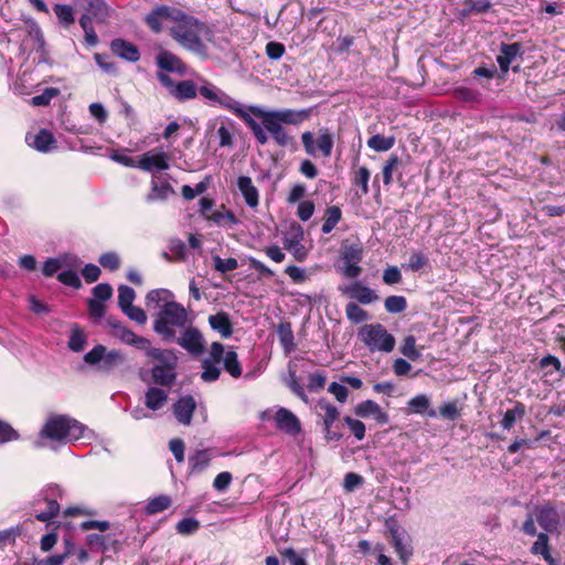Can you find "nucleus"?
Segmentation results:
<instances>
[{"instance_id": "nucleus-1", "label": "nucleus", "mask_w": 565, "mask_h": 565, "mask_svg": "<svg viewBox=\"0 0 565 565\" xmlns=\"http://www.w3.org/2000/svg\"><path fill=\"white\" fill-rule=\"evenodd\" d=\"M248 110L253 116L260 119L265 129L273 137L274 141L280 147L292 146L295 139L284 128V125L298 126L310 116L309 109H265L259 106H248Z\"/></svg>"}, {"instance_id": "nucleus-2", "label": "nucleus", "mask_w": 565, "mask_h": 565, "mask_svg": "<svg viewBox=\"0 0 565 565\" xmlns=\"http://www.w3.org/2000/svg\"><path fill=\"white\" fill-rule=\"evenodd\" d=\"M169 33L181 47L196 55L206 56L204 39L210 31L206 24L195 17L178 9L169 26Z\"/></svg>"}, {"instance_id": "nucleus-3", "label": "nucleus", "mask_w": 565, "mask_h": 565, "mask_svg": "<svg viewBox=\"0 0 565 565\" xmlns=\"http://www.w3.org/2000/svg\"><path fill=\"white\" fill-rule=\"evenodd\" d=\"M201 97L212 106H218L241 118L253 132L255 139L259 145L268 142V131L263 124L257 122L253 118V114L248 110L247 106L242 105L235 98L226 94L224 90L214 84H205L200 88Z\"/></svg>"}, {"instance_id": "nucleus-4", "label": "nucleus", "mask_w": 565, "mask_h": 565, "mask_svg": "<svg viewBox=\"0 0 565 565\" xmlns=\"http://www.w3.org/2000/svg\"><path fill=\"white\" fill-rule=\"evenodd\" d=\"M86 427L79 422L57 415L50 417L40 431L42 438L57 443H71L85 436Z\"/></svg>"}, {"instance_id": "nucleus-5", "label": "nucleus", "mask_w": 565, "mask_h": 565, "mask_svg": "<svg viewBox=\"0 0 565 565\" xmlns=\"http://www.w3.org/2000/svg\"><path fill=\"white\" fill-rule=\"evenodd\" d=\"M188 322V311L178 302H170L161 306L153 322L154 331L162 335L166 341H173L175 338L174 327L183 328Z\"/></svg>"}, {"instance_id": "nucleus-6", "label": "nucleus", "mask_w": 565, "mask_h": 565, "mask_svg": "<svg viewBox=\"0 0 565 565\" xmlns=\"http://www.w3.org/2000/svg\"><path fill=\"white\" fill-rule=\"evenodd\" d=\"M370 352L390 353L395 348V338L381 323L364 324L358 333Z\"/></svg>"}, {"instance_id": "nucleus-7", "label": "nucleus", "mask_w": 565, "mask_h": 565, "mask_svg": "<svg viewBox=\"0 0 565 565\" xmlns=\"http://www.w3.org/2000/svg\"><path fill=\"white\" fill-rule=\"evenodd\" d=\"M151 361L153 362L151 374L154 383L170 386L175 380L177 355L169 350L152 351Z\"/></svg>"}, {"instance_id": "nucleus-8", "label": "nucleus", "mask_w": 565, "mask_h": 565, "mask_svg": "<svg viewBox=\"0 0 565 565\" xmlns=\"http://www.w3.org/2000/svg\"><path fill=\"white\" fill-rule=\"evenodd\" d=\"M63 490L56 484L44 488L33 502V511L39 521L46 522L57 515L60 511L58 499H62Z\"/></svg>"}, {"instance_id": "nucleus-9", "label": "nucleus", "mask_w": 565, "mask_h": 565, "mask_svg": "<svg viewBox=\"0 0 565 565\" xmlns=\"http://www.w3.org/2000/svg\"><path fill=\"white\" fill-rule=\"evenodd\" d=\"M214 204V200L210 198H201L199 201V212L206 221L226 230H232L239 223L234 213L227 210L224 204L211 212Z\"/></svg>"}, {"instance_id": "nucleus-10", "label": "nucleus", "mask_w": 565, "mask_h": 565, "mask_svg": "<svg viewBox=\"0 0 565 565\" xmlns=\"http://www.w3.org/2000/svg\"><path fill=\"white\" fill-rule=\"evenodd\" d=\"M224 354V345L220 342L211 344L209 356L201 362L202 373L201 379L203 382L212 383L218 380L221 375V362Z\"/></svg>"}, {"instance_id": "nucleus-11", "label": "nucleus", "mask_w": 565, "mask_h": 565, "mask_svg": "<svg viewBox=\"0 0 565 565\" xmlns=\"http://www.w3.org/2000/svg\"><path fill=\"white\" fill-rule=\"evenodd\" d=\"M362 248L358 245H350L344 247L342 252V266L341 273L348 278H356L362 273L359 263L362 260Z\"/></svg>"}, {"instance_id": "nucleus-12", "label": "nucleus", "mask_w": 565, "mask_h": 565, "mask_svg": "<svg viewBox=\"0 0 565 565\" xmlns=\"http://www.w3.org/2000/svg\"><path fill=\"white\" fill-rule=\"evenodd\" d=\"M175 342L192 355H200L204 352V339L199 329L188 327L180 337L174 338Z\"/></svg>"}, {"instance_id": "nucleus-13", "label": "nucleus", "mask_w": 565, "mask_h": 565, "mask_svg": "<svg viewBox=\"0 0 565 565\" xmlns=\"http://www.w3.org/2000/svg\"><path fill=\"white\" fill-rule=\"evenodd\" d=\"M169 167V154L157 149L141 154L137 162V168L147 172L168 170Z\"/></svg>"}, {"instance_id": "nucleus-14", "label": "nucleus", "mask_w": 565, "mask_h": 565, "mask_svg": "<svg viewBox=\"0 0 565 565\" xmlns=\"http://www.w3.org/2000/svg\"><path fill=\"white\" fill-rule=\"evenodd\" d=\"M177 8L169 6H157L145 17V22L154 33H160L163 30V21H169L172 24Z\"/></svg>"}, {"instance_id": "nucleus-15", "label": "nucleus", "mask_w": 565, "mask_h": 565, "mask_svg": "<svg viewBox=\"0 0 565 565\" xmlns=\"http://www.w3.org/2000/svg\"><path fill=\"white\" fill-rule=\"evenodd\" d=\"M386 527L391 534L393 546L403 562L412 555V547L407 542V535L395 521H387Z\"/></svg>"}, {"instance_id": "nucleus-16", "label": "nucleus", "mask_w": 565, "mask_h": 565, "mask_svg": "<svg viewBox=\"0 0 565 565\" xmlns=\"http://www.w3.org/2000/svg\"><path fill=\"white\" fill-rule=\"evenodd\" d=\"M302 239L303 232L299 225L292 226L290 233L284 237V248L298 262H303L308 255L307 248L301 243Z\"/></svg>"}, {"instance_id": "nucleus-17", "label": "nucleus", "mask_w": 565, "mask_h": 565, "mask_svg": "<svg viewBox=\"0 0 565 565\" xmlns=\"http://www.w3.org/2000/svg\"><path fill=\"white\" fill-rule=\"evenodd\" d=\"M354 414L361 418L372 417L376 422V424L381 426L387 424L390 420L388 414L384 412L381 408V406L372 399H366L359 403L354 407Z\"/></svg>"}, {"instance_id": "nucleus-18", "label": "nucleus", "mask_w": 565, "mask_h": 565, "mask_svg": "<svg viewBox=\"0 0 565 565\" xmlns=\"http://www.w3.org/2000/svg\"><path fill=\"white\" fill-rule=\"evenodd\" d=\"M340 290L362 305H370L379 300L376 292L370 287L362 285L360 281L340 287Z\"/></svg>"}, {"instance_id": "nucleus-19", "label": "nucleus", "mask_w": 565, "mask_h": 565, "mask_svg": "<svg viewBox=\"0 0 565 565\" xmlns=\"http://www.w3.org/2000/svg\"><path fill=\"white\" fill-rule=\"evenodd\" d=\"M539 525L546 532H554L557 530L559 516L556 509L552 505L536 507L533 511Z\"/></svg>"}, {"instance_id": "nucleus-20", "label": "nucleus", "mask_w": 565, "mask_h": 565, "mask_svg": "<svg viewBox=\"0 0 565 565\" xmlns=\"http://www.w3.org/2000/svg\"><path fill=\"white\" fill-rule=\"evenodd\" d=\"M276 426L288 435L296 436L301 430L297 416L289 409L280 407L275 414Z\"/></svg>"}, {"instance_id": "nucleus-21", "label": "nucleus", "mask_w": 565, "mask_h": 565, "mask_svg": "<svg viewBox=\"0 0 565 565\" xmlns=\"http://www.w3.org/2000/svg\"><path fill=\"white\" fill-rule=\"evenodd\" d=\"M79 265H81V262L77 258V256L72 255V254H66V255L58 256L55 258H49L44 263L42 271L46 277H52L57 271H60V270L62 271V269H64L66 267H79Z\"/></svg>"}, {"instance_id": "nucleus-22", "label": "nucleus", "mask_w": 565, "mask_h": 565, "mask_svg": "<svg viewBox=\"0 0 565 565\" xmlns=\"http://www.w3.org/2000/svg\"><path fill=\"white\" fill-rule=\"evenodd\" d=\"M195 408V399L191 395H185L174 403L173 413L180 424L190 425Z\"/></svg>"}, {"instance_id": "nucleus-23", "label": "nucleus", "mask_w": 565, "mask_h": 565, "mask_svg": "<svg viewBox=\"0 0 565 565\" xmlns=\"http://www.w3.org/2000/svg\"><path fill=\"white\" fill-rule=\"evenodd\" d=\"M25 139L29 146L40 152H50L56 148V139L47 129H41L33 136L28 135Z\"/></svg>"}, {"instance_id": "nucleus-24", "label": "nucleus", "mask_w": 565, "mask_h": 565, "mask_svg": "<svg viewBox=\"0 0 565 565\" xmlns=\"http://www.w3.org/2000/svg\"><path fill=\"white\" fill-rule=\"evenodd\" d=\"M175 192L171 184L167 181H160L157 177H152L150 182V191L146 195L148 203L163 202Z\"/></svg>"}, {"instance_id": "nucleus-25", "label": "nucleus", "mask_w": 565, "mask_h": 565, "mask_svg": "<svg viewBox=\"0 0 565 565\" xmlns=\"http://www.w3.org/2000/svg\"><path fill=\"white\" fill-rule=\"evenodd\" d=\"M157 65L170 73H177L180 75H184L186 73V66L185 64L173 53L169 51H161L157 55Z\"/></svg>"}, {"instance_id": "nucleus-26", "label": "nucleus", "mask_w": 565, "mask_h": 565, "mask_svg": "<svg viewBox=\"0 0 565 565\" xmlns=\"http://www.w3.org/2000/svg\"><path fill=\"white\" fill-rule=\"evenodd\" d=\"M237 188L243 195L245 203L255 209L259 203V193L249 177L241 175L237 179Z\"/></svg>"}, {"instance_id": "nucleus-27", "label": "nucleus", "mask_w": 565, "mask_h": 565, "mask_svg": "<svg viewBox=\"0 0 565 565\" xmlns=\"http://www.w3.org/2000/svg\"><path fill=\"white\" fill-rule=\"evenodd\" d=\"M110 47L116 55L126 61L137 62L140 58L138 47L126 40L116 39L111 42Z\"/></svg>"}, {"instance_id": "nucleus-28", "label": "nucleus", "mask_w": 565, "mask_h": 565, "mask_svg": "<svg viewBox=\"0 0 565 565\" xmlns=\"http://www.w3.org/2000/svg\"><path fill=\"white\" fill-rule=\"evenodd\" d=\"M520 54V43L502 44L500 49V54L497 56V61L500 65L501 71L503 73H507L509 71L510 65Z\"/></svg>"}, {"instance_id": "nucleus-29", "label": "nucleus", "mask_w": 565, "mask_h": 565, "mask_svg": "<svg viewBox=\"0 0 565 565\" xmlns=\"http://www.w3.org/2000/svg\"><path fill=\"white\" fill-rule=\"evenodd\" d=\"M202 84L200 87H196L192 81H182L177 84L174 88H172V96L175 97L178 100H188L193 99L196 97V94L200 93V88L205 85L210 84L209 82L202 79Z\"/></svg>"}, {"instance_id": "nucleus-30", "label": "nucleus", "mask_w": 565, "mask_h": 565, "mask_svg": "<svg viewBox=\"0 0 565 565\" xmlns=\"http://www.w3.org/2000/svg\"><path fill=\"white\" fill-rule=\"evenodd\" d=\"M168 402V393L158 387H150L145 394V405L150 411L161 409Z\"/></svg>"}, {"instance_id": "nucleus-31", "label": "nucleus", "mask_w": 565, "mask_h": 565, "mask_svg": "<svg viewBox=\"0 0 565 565\" xmlns=\"http://www.w3.org/2000/svg\"><path fill=\"white\" fill-rule=\"evenodd\" d=\"M211 328L217 331L223 338H230L233 333L232 323L226 312L221 311L209 317Z\"/></svg>"}, {"instance_id": "nucleus-32", "label": "nucleus", "mask_w": 565, "mask_h": 565, "mask_svg": "<svg viewBox=\"0 0 565 565\" xmlns=\"http://www.w3.org/2000/svg\"><path fill=\"white\" fill-rule=\"evenodd\" d=\"M86 10L89 11L98 22H106L111 14V9L104 0H82Z\"/></svg>"}, {"instance_id": "nucleus-33", "label": "nucleus", "mask_w": 565, "mask_h": 565, "mask_svg": "<svg viewBox=\"0 0 565 565\" xmlns=\"http://www.w3.org/2000/svg\"><path fill=\"white\" fill-rule=\"evenodd\" d=\"M147 306L153 305V308L161 309V306L174 302V295L168 289H154L146 296Z\"/></svg>"}, {"instance_id": "nucleus-34", "label": "nucleus", "mask_w": 565, "mask_h": 565, "mask_svg": "<svg viewBox=\"0 0 565 565\" xmlns=\"http://www.w3.org/2000/svg\"><path fill=\"white\" fill-rule=\"evenodd\" d=\"M408 406L412 413L424 414L426 413L429 417H436L437 412L430 408V399L424 394H419L409 399Z\"/></svg>"}, {"instance_id": "nucleus-35", "label": "nucleus", "mask_w": 565, "mask_h": 565, "mask_svg": "<svg viewBox=\"0 0 565 565\" xmlns=\"http://www.w3.org/2000/svg\"><path fill=\"white\" fill-rule=\"evenodd\" d=\"M211 461V455L209 450H196L189 457V466L192 472L200 473L204 471Z\"/></svg>"}, {"instance_id": "nucleus-36", "label": "nucleus", "mask_w": 565, "mask_h": 565, "mask_svg": "<svg viewBox=\"0 0 565 565\" xmlns=\"http://www.w3.org/2000/svg\"><path fill=\"white\" fill-rule=\"evenodd\" d=\"M225 371L234 379H238L242 375V366L237 358V353L233 350L225 351L223 354L222 362Z\"/></svg>"}, {"instance_id": "nucleus-37", "label": "nucleus", "mask_w": 565, "mask_h": 565, "mask_svg": "<svg viewBox=\"0 0 565 565\" xmlns=\"http://www.w3.org/2000/svg\"><path fill=\"white\" fill-rule=\"evenodd\" d=\"M524 415L525 406L522 403L516 402L513 408L508 409L504 413V416L501 420L502 428L505 430H510L514 426L515 422L522 419Z\"/></svg>"}, {"instance_id": "nucleus-38", "label": "nucleus", "mask_w": 565, "mask_h": 565, "mask_svg": "<svg viewBox=\"0 0 565 565\" xmlns=\"http://www.w3.org/2000/svg\"><path fill=\"white\" fill-rule=\"evenodd\" d=\"M342 217L341 209L337 205H332L327 207L324 211L323 224H322V233L329 234L333 231L337 224L340 222Z\"/></svg>"}, {"instance_id": "nucleus-39", "label": "nucleus", "mask_w": 565, "mask_h": 565, "mask_svg": "<svg viewBox=\"0 0 565 565\" xmlns=\"http://www.w3.org/2000/svg\"><path fill=\"white\" fill-rule=\"evenodd\" d=\"M86 341L87 338L84 331L77 324H74L71 328L70 339L67 343L70 350L73 352L83 351L86 345Z\"/></svg>"}, {"instance_id": "nucleus-40", "label": "nucleus", "mask_w": 565, "mask_h": 565, "mask_svg": "<svg viewBox=\"0 0 565 565\" xmlns=\"http://www.w3.org/2000/svg\"><path fill=\"white\" fill-rule=\"evenodd\" d=\"M395 145V137H385L382 135H373L367 140L369 148L377 152H383L392 149Z\"/></svg>"}, {"instance_id": "nucleus-41", "label": "nucleus", "mask_w": 565, "mask_h": 565, "mask_svg": "<svg viewBox=\"0 0 565 565\" xmlns=\"http://www.w3.org/2000/svg\"><path fill=\"white\" fill-rule=\"evenodd\" d=\"M401 166V159L396 154H391L390 158L383 166L382 177L385 185H391L393 182V175L398 171Z\"/></svg>"}, {"instance_id": "nucleus-42", "label": "nucleus", "mask_w": 565, "mask_h": 565, "mask_svg": "<svg viewBox=\"0 0 565 565\" xmlns=\"http://www.w3.org/2000/svg\"><path fill=\"white\" fill-rule=\"evenodd\" d=\"M318 407L320 408L321 412H323V423L326 426V431L328 434H330V428H331L332 424L335 422V419L338 418L339 411L334 405H332L326 401H320L318 403Z\"/></svg>"}, {"instance_id": "nucleus-43", "label": "nucleus", "mask_w": 565, "mask_h": 565, "mask_svg": "<svg viewBox=\"0 0 565 565\" xmlns=\"http://www.w3.org/2000/svg\"><path fill=\"white\" fill-rule=\"evenodd\" d=\"M171 505V498L166 494L154 497L149 500L146 511L148 514H157L167 510Z\"/></svg>"}, {"instance_id": "nucleus-44", "label": "nucleus", "mask_w": 565, "mask_h": 565, "mask_svg": "<svg viewBox=\"0 0 565 565\" xmlns=\"http://www.w3.org/2000/svg\"><path fill=\"white\" fill-rule=\"evenodd\" d=\"M401 353L412 361L420 359L422 351L416 348V339L414 335H408L404 339L401 347Z\"/></svg>"}, {"instance_id": "nucleus-45", "label": "nucleus", "mask_w": 565, "mask_h": 565, "mask_svg": "<svg viewBox=\"0 0 565 565\" xmlns=\"http://www.w3.org/2000/svg\"><path fill=\"white\" fill-rule=\"evenodd\" d=\"M78 267H66L58 274L57 279L70 287L79 288L81 279L77 275Z\"/></svg>"}, {"instance_id": "nucleus-46", "label": "nucleus", "mask_w": 565, "mask_h": 565, "mask_svg": "<svg viewBox=\"0 0 565 565\" xmlns=\"http://www.w3.org/2000/svg\"><path fill=\"white\" fill-rule=\"evenodd\" d=\"M278 337H279L280 344L284 348L285 352L290 353L295 348L294 334L290 329V326L289 324H280L278 328Z\"/></svg>"}, {"instance_id": "nucleus-47", "label": "nucleus", "mask_w": 565, "mask_h": 565, "mask_svg": "<svg viewBox=\"0 0 565 565\" xmlns=\"http://www.w3.org/2000/svg\"><path fill=\"white\" fill-rule=\"evenodd\" d=\"M345 313L350 321L360 323L369 319L367 312L355 302H349L345 307Z\"/></svg>"}, {"instance_id": "nucleus-48", "label": "nucleus", "mask_w": 565, "mask_h": 565, "mask_svg": "<svg viewBox=\"0 0 565 565\" xmlns=\"http://www.w3.org/2000/svg\"><path fill=\"white\" fill-rule=\"evenodd\" d=\"M384 307L390 313H399L406 309L407 301L403 296H388L384 301Z\"/></svg>"}, {"instance_id": "nucleus-49", "label": "nucleus", "mask_w": 565, "mask_h": 565, "mask_svg": "<svg viewBox=\"0 0 565 565\" xmlns=\"http://www.w3.org/2000/svg\"><path fill=\"white\" fill-rule=\"evenodd\" d=\"M53 10L60 23H62L63 25L68 26L74 23V12L71 6L55 4Z\"/></svg>"}, {"instance_id": "nucleus-50", "label": "nucleus", "mask_w": 565, "mask_h": 565, "mask_svg": "<svg viewBox=\"0 0 565 565\" xmlns=\"http://www.w3.org/2000/svg\"><path fill=\"white\" fill-rule=\"evenodd\" d=\"M454 95L458 100L465 103H478L480 100V93L469 87L459 86L454 90Z\"/></svg>"}, {"instance_id": "nucleus-51", "label": "nucleus", "mask_w": 565, "mask_h": 565, "mask_svg": "<svg viewBox=\"0 0 565 565\" xmlns=\"http://www.w3.org/2000/svg\"><path fill=\"white\" fill-rule=\"evenodd\" d=\"M370 170L366 167H360L353 175V183L361 188L362 194L369 193V181H370Z\"/></svg>"}, {"instance_id": "nucleus-52", "label": "nucleus", "mask_w": 565, "mask_h": 565, "mask_svg": "<svg viewBox=\"0 0 565 565\" xmlns=\"http://www.w3.org/2000/svg\"><path fill=\"white\" fill-rule=\"evenodd\" d=\"M60 89L54 87H49L43 90L42 94L32 97L31 105L36 107L47 106L53 98L58 96Z\"/></svg>"}, {"instance_id": "nucleus-53", "label": "nucleus", "mask_w": 565, "mask_h": 565, "mask_svg": "<svg viewBox=\"0 0 565 565\" xmlns=\"http://www.w3.org/2000/svg\"><path fill=\"white\" fill-rule=\"evenodd\" d=\"M136 298L135 290L126 285H120L118 288V305L122 310L124 307L127 308L134 305V300Z\"/></svg>"}, {"instance_id": "nucleus-54", "label": "nucleus", "mask_w": 565, "mask_h": 565, "mask_svg": "<svg viewBox=\"0 0 565 565\" xmlns=\"http://www.w3.org/2000/svg\"><path fill=\"white\" fill-rule=\"evenodd\" d=\"M200 527V522L194 518H184L177 523V532L181 535L195 533Z\"/></svg>"}, {"instance_id": "nucleus-55", "label": "nucleus", "mask_w": 565, "mask_h": 565, "mask_svg": "<svg viewBox=\"0 0 565 565\" xmlns=\"http://www.w3.org/2000/svg\"><path fill=\"white\" fill-rule=\"evenodd\" d=\"M531 552L536 555H542L546 558L551 555L548 547V536L545 533L537 534V539L531 547Z\"/></svg>"}, {"instance_id": "nucleus-56", "label": "nucleus", "mask_w": 565, "mask_h": 565, "mask_svg": "<svg viewBox=\"0 0 565 565\" xmlns=\"http://www.w3.org/2000/svg\"><path fill=\"white\" fill-rule=\"evenodd\" d=\"M216 135L220 140V147H232L234 136L232 124H222L217 128Z\"/></svg>"}, {"instance_id": "nucleus-57", "label": "nucleus", "mask_w": 565, "mask_h": 565, "mask_svg": "<svg viewBox=\"0 0 565 565\" xmlns=\"http://www.w3.org/2000/svg\"><path fill=\"white\" fill-rule=\"evenodd\" d=\"M124 362V358L118 350L105 351L100 367L104 370H110Z\"/></svg>"}, {"instance_id": "nucleus-58", "label": "nucleus", "mask_w": 565, "mask_h": 565, "mask_svg": "<svg viewBox=\"0 0 565 565\" xmlns=\"http://www.w3.org/2000/svg\"><path fill=\"white\" fill-rule=\"evenodd\" d=\"M428 264V258L423 252H413L408 258L406 268L418 271Z\"/></svg>"}, {"instance_id": "nucleus-59", "label": "nucleus", "mask_w": 565, "mask_h": 565, "mask_svg": "<svg viewBox=\"0 0 565 565\" xmlns=\"http://www.w3.org/2000/svg\"><path fill=\"white\" fill-rule=\"evenodd\" d=\"M343 420L358 440H362L365 437V425L363 422L350 416L344 417Z\"/></svg>"}, {"instance_id": "nucleus-60", "label": "nucleus", "mask_w": 565, "mask_h": 565, "mask_svg": "<svg viewBox=\"0 0 565 565\" xmlns=\"http://www.w3.org/2000/svg\"><path fill=\"white\" fill-rule=\"evenodd\" d=\"M106 347L98 344L95 345L89 352L84 355V361L89 365L102 364L105 355Z\"/></svg>"}, {"instance_id": "nucleus-61", "label": "nucleus", "mask_w": 565, "mask_h": 565, "mask_svg": "<svg viewBox=\"0 0 565 565\" xmlns=\"http://www.w3.org/2000/svg\"><path fill=\"white\" fill-rule=\"evenodd\" d=\"M213 262H214V268L221 273L232 271L238 267L237 259L232 258V257L223 259L220 256H215L213 258Z\"/></svg>"}, {"instance_id": "nucleus-62", "label": "nucleus", "mask_w": 565, "mask_h": 565, "mask_svg": "<svg viewBox=\"0 0 565 565\" xmlns=\"http://www.w3.org/2000/svg\"><path fill=\"white\" fill-rule=\"evenodd\" d=\"M317 149H319L324 157H329L333 148V138L329 132L321 134L317 139Z\"/></svg>"}, {"instance_id": "nucleus-63", "label": "nucleus", "mask_w": 565, "mask_h": 565, "mask_svg": "<svg viewBox=\"0 0 565 565\" xmlns=\"http://www.w3.org/2000/svg\"><path fill=\"white\" fill-rule=\"evenodd\" d=\"M98 262L104 268L109 269V270H116L120 266L119 256L113 252L103 254L99 257Z\"/></svg>"}, {"instance_id": "nucleus-64", "label": "nucleus", "mask_w": 565, "mask_h": 565, "mask_svg": "<svg viewBox=\"0 0 565 565\" xmlns=\"http://www.w3.org/2000/svg\"><path fill=\"white\" fill-rule=\"evenodd\" d=\"M439 415L445 419L455 420L460 416V411L456 402H448L440 406Z\"/></svg>"}]
</instances>
